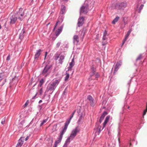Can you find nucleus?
Instances as JSON below:
<instances>
[{
	"label": "nucleus",
	"instance_id": "nucleus-58",
	"mask_svg": "<svg viewBox=\"0 0 147 147\" xmlns=\"http://www.w3.org/2000/svg\"><path fill=\"white\" fill-rule=\"evenodd\" d=\"M40 107V109H41L42 108V107L41 105H39Z\"/></svg>",
	"mask_w": 147,
	"mask_h": 147
},
{
	"label": "nucleus",
	"instance_id": "nucleus-9",
	"mask_svg": "<svg viewBox=\"0 0 147 147\" xmlns=\"http://www.w3.org/2000/svg\"><path fill=\"white\" fill-rule=\"evenodd\" d=\"M91 72H90V78H89V80L90 81L92 79V76H94L95 73L96 71V69L94 68L92 65L91 67Z\"/></svg>",
	"mask_w": 147,
	"mask_h": 147
},
{
	"label": "nucleus",
	"instance_id": "nucleus-18",
	"mask_svg": "<svg viewBox=\"0 0 147 147\" xmlns=\"http://www.w3.org/2000/svg\"><path fill=\"white\" fill-rule=\"evenodd\" d=\"M42 51L41 50L39 49L36 51L34 56L35 59H37L39 57L40 54V52Z\"/></svg>",
	"mask_w": 147,
	"mask_h": 147
},
{
	"label": "nucleus",
	"instance_id": "nucleus-29",
	"mask_svg": "<svg viewBox=\"0 0 147 147\" xmlns=\"http://www.w3.org/2000/svg\"><path fill=\"white\" fill-rule=\"evenodd\" d=\"M4 77V73H0V82L1 80H2Z\"/></svg>",
	"mask_w": 147,
	"mask_h": 147
},
{
	"label": "nucleus",
	"instance_id": "nucleus-63",
	"mask_svg": "<svg viewBox=\"0 0 147 147\" xmlns=\"http://www.w3.org/2000/svg\"><path fill=\"white\" fill-rule=\"evenodd\" d=\"M129 106H128V109H129Z\"/></svg>",
	"mask_w": 147,
	"mask_h": 147
},
{
	"label": "nucleus",
	"instance_id": "nucleus-51",
	"mask_svg": "<svg viewBox=\"0 0 147 147\" xmlns=\"http://www.w3.org/2000/svg\"><path fill=\"white\" fill-rule=\"evenodd\" d=\"M37 94V93H36V94L32 98V99H34V98H35V97H36Z\"/></svg>",
	"mask_w": 147,
	"mask_h": 147
},
{
	"label": "nucleus",
	"instance_id": "nucleus-50",
	"mask_svg": "<svg viewBox=\"0 0 147 147\" xmlns=\"http://www.w3.org/2000/svg\"><path fill=\"white\" fill-rule=\"evenodd\" d=\"M47 52H46L45 53V58L47 55Z\"/></svg>",
	"mask_w": 147,
	"mask_h": 147
},
{
	"label": "nucleus",
	"instance_id": "nucleus-60",
	"mask_svg": "<svg viewBox=\"0 0 147 147\" xmlns=\"http://www.w3.org/2000/svg\"><path fill=\"white\" fill-rule=\"evenodd\" d=\"M50 23H49L48 24H47V26H48V25H49V24Z\"/></svg>",
	"mask_w": 147,
	"mask_h": 147
},
{
	"label": "nucleus",
	"instance_id": "nucleus-55",
	"mask_svg": "<svg viewBox=\"0 0 147 147\" xmlns=\"http://www.w3.org/2000/svg\"><path fill=\"white\" fill-rule=\"evenodd\" d=\"M76 110H75L73 112V113H72V115H74V113H75V112H76Z\"/></svg>",
	"mask_w": 147,
	"mask_h": 147
},
{
	"label": "nucleus",
	"instance_id": "nucleus-45",
	"mask_svg": "<svg viewBox=\"0 0 147 147\" xmlns=\"http://www.w3.org/2000/svg\"><path fill=\"white\" fill-rule=\"evenodd\" d=\"M57 124H55V125L53 126V127H55V131H56V128H57Z\"/></svg>",
	"mask_w": 147,
	"mask_h": 147
},
{
	"label": "nucleus",
	"instance_id": "nucleus-33",
	"mask_svg": "<svg viewBox=\"0 0 147 147\" xmlns=\"http://www.w3.org/2000/svg\"><path fill=\"white\" fill-rule=\"evenodd\" d=\"M82 118H83V117L82 115H81V116H80V118L79 119L78 121V124H80V123L82 119Z\"/></svg>",
	"mask_w": 147,
	"mask_h": 147
},
{
	"label": "nucleus",
	"instance_id": "nucleus-39",
	"mask_svg": "<svg viewBox=\"0 0 147 147\" xmlns=\"http://www.w3.org/2000/svg\"><path fill=\"white\" fill-rule=\"evenodd\" d=\"M147 112V109H145L143 112V117H144V116L145 115L146 112Z\"/></svg>",
	"mask_w": 147,
	"mask_h": 147
},
{
	"label": "nucleus",
	"instance_id": "nucleus-52",
	"mask_svg": "<svg viewBox=\"0 0 147 147\" xmlns=\"http://www.w3.org/2000/svg\"><path fill=\"white\" fill-rule=\"evenodd\" d=\"M106 39V37L105 35L104 34L103 37V39L104 40H105Z\"/></svg>",
	"mask_w": 147,
	"mask_h": 147
},
{
	"label": "nucleus",
	"instance_id": "nucleus-3",
	"mask_svg": "<svg viewBox=\"0 0 147 147\" xmlns=\"http://www.w3.org/2000/svg\"><path fill=\"white\" fill-rule=\"evenodd\" d=\"M66 130L67 129L64 127L62 128V130L60 132L59 137L57 138V140L55 142L53 147H57L58 144L61 142L63 137V135L66 132Z\"/></svg>",
	"mask_w": 147,
	"mask_h": 147
},
{
	"label": "nucleus",
	"instance_id": "nucleus-14",
	"mask_svg": "<svg viewBox=\"0 0 147 147\" xmlns=\"http://www.w3.org/2000/svg\"><path fill=\"white\" fill-rule=\"evenodd\" d=\"M64 17L63 16H60L58 19V21L56 23V24L55 26V27L53 29V30H54L55 29V28L57 26L58 24L59 23H61L63 21L64 19Z\"/></svg>",
	"mask_w": 147,
	"mask_h": 147
},
{
	"label": "nucleus",
	"instance_id": "nucleus-27",
	"mask_svg": "<svg viewBox=\"0 0 147 147\" xmlns=\"http://www.w3.org/2000/svg\"><path fill=\"white\" fill-rule=\"evenodd\" d=\"M45 81L42 78L39 81L38 86L40 87H41L42 85L43 84Z\"/></svg>",
	"mask_w": 147,
	"mask_h": 147
},
{
	"label": "nucleus",
	"instance_id": "nucleus-30",
	"mask_svg": "<svg viewBox=\"0 0 147 147\" xmlns=\"http://www.w3.org/2000/svg\"><path fill=\"white\" fill-rule=\"evenodd\" d=\"M48 118H47V119H44L42 120V122L40 123V126H42L48 120Z\"/></svg>",
	"mask_w": 147,
	"mask_h": 147
},
{
	"label": "nucleus",
	"instance_id": "nucleus-49",
	"mask_svg": "<svg viewBox=\"0 0 147 147\" xmlns=\"http://www.w3.org/2000/svg\"><path fill=\"white\" fill-rule=\"evenodd\" d=\"M59 56H55V59L56 60H57L59 58Z\"/></svg>",
	"mask_w": 147,
	"mask_h": 147
},
{
	"label": "nucleus",
	"instance_id": "nucleus-40",
	"mask_svg": "<svg viewBox=\"0 0 147 147\" xmlns=\"http://www.w3.org/2000/svg\"><path fill=\"white\" fill-rule=\"evenodd\" d=\"M39 92L40 94V95L42 94V88H41V89H40V90H39Z\"/></svg>",
	"mask_w": 147,
	"mask_h": 147
},
{
	"label": "nucleus",
	"instance_id": "nucleus-35",
	"mask_svg": "<svg viewBox=\"0 0 147 147\" xmlns=\"http://www.w3.org/2000/svg\"><path fill=\"white\" fill-rule=\"evenodd\" d=\"M67 88H66L63 92V94L64 95H66L67 94Z\"/></svg>",
	"mask_w": 147,
	"mask_h": 147
},
{
	"label": "nucleus",
	"instance_id": "nucleus-53",
	"mask_svg": "<svg viewBox=\"0 0 147 147\" xmlns=\"http://www.w3.org/2000/svg\"><path fill=\"white\" fill-rule=\"evenodd\" d=\"M29 138V137L28 136H27L25 139V140L27 141Z\"/></svg>",
	"mask_w": 147,
	"mask_h": 147
},
{
	"label": "nucleus",
	"instance_id": "nucleus-38",
	"mask_svg": "<svg viewBox=\"0 0 147 147\" xmlns=\"http://www.w3.org/2000/svg\"><path fill=\"white\" fill-rule=\"evenodd\" d=\"M130 33L128 32H127V34L125 36V38L126 39H127L128 38V36L130 35Z\"/></svg>",
	"mask_w": 147,
	"mask_h": 147
},
{
	"label": "nucleus",
	"instance_id": "nucleus-56",
	"mask_svg": "<svg viewBox=\"0 0 147 147\" xmlns=\"http://www.w3.org/2000/svg\"><path fill=\"white\" fill-rule=\"evenodd\" d=\"M42 102V100H40L39 101V102H38V103H39V104H40V103H41Z\"/></svg>",
	"mask_w": 147,
	"mask_h": 147
},
{
	"label": "nucleus",
	"instance_id": "nucleus-13",
	"mask_svg": "<svg viewBox=\"0 0 147 147\" xmlns=\"http://www.w3.org/2000/svg\"><path fill=\"white\" fill-rule=\"evenodd\" d=\"M10 23L12 24H14L17 20V17L14 15H13L10 18Z\"/></svg>",
	"mask_w": 147,
	"mask_h": 147
},
{
	"label": "nucleus",
	"instance_id": "nucleus-47",
	"mask_svg": "<svg viewBox=\"0 0 147 147\" xmlns=\"http://www.w3.org/2000/svg\"><path fill=\"white\" fill-rule=\"evenodd\" d=\"M10 56L9 55H8L7 57V59H6L7 60H8V61H9L10 60Z\"/></svg>",
	"mask_w": 147,
	"mask_h": 147
},
{
	"label": "nucleus",
	"instance_id": "nucleus-19",
	"mask_svg": "<svg viewBox=\"0 0 147 147\" xmlns=\"http://www.w3.org/2000/svg\"><path fill=\"white\" fill-rule=\"evenodd\" d=\"M110 117V116H107L106 117L105 119V120L103 123V126L102 129H103L105 127V125L108 122V120H109Z\"/></svg>",
	"mask_w": 147,
	"mask_h": 147
},
{
	"label": "nucleus",
	"instance_id": "nucleus-17",
	"mask_svg": "<svg viewBox=\"0 0 147 147\" xmlns=\"http://www.w3.org/2000/svg\"><path fill=\"white\" fill-rule=\"evenodd\" d=\"M26 31V29L25 28H23L22 29L21 32L20 34L19 38L22 40L23 39L24 36V33H25Z\"/></svg>",
	"mask_w": 147,
	"mask_h": 147
},
{
	"label": "nucleus",
	"instance_id": "nucleus-7",
	"mask_svg": "<svg viewBox=\"0 0 147 147\" xmlns=\"http://www.w3.org/2000/svg\"><path fill=\"white\" fill-rule=\"evenodd\" d=\"M18 19L20 21L22 20L24 17V13L22 11V9H20L19 11L17 13Z\"/></svg>",
	"mask_w": 147,
	"mask_h": 147
},
{
	"label": "nucleus",
	"instance_id": "nucleus-34",
	"mask_svg": "<svg viewBox=\"0 0 147 147\" xmlns=\"http://www.w3.org/2000/svg\"><path fill=\"white\" fill-rule=\"evenodd\" d=\"M94 76L96 78H98L99 77L100 75L98 73L96 72L94 75Z\"/></svg>",
	"mask_w": 147,
	"mask_h": 147
},
{
	"label": "nucleus",
	"instance_id": "nucleus-16",
	"mask_svg": "<svg viewBox=\"0 0 147 147\" xmlns=\"http://www.w3.org/2000/svg\"><path fill=\"white\" fill-rule=\"evenodd\" d=\"M73 42L77 45L79 42V37L78 35H74L73 38Z\"/></svg>",
	"mask_w": 147,
	"mask_h": 147
},
{
	"label": "nucleus",
	"instance_id": "nucleus-43",
	"mask_svg": "<svg viewBox=\"0 0 147 147\" xmlns=\"http://www.w3.org/2000/svg\"><path fill=\"white\" fill-rule=\"evenodd\" d=\"M127 39H126L125 38L124 40H123V42L122 43V45L121 46H122L123 44H124V43L125 41L126 40H127Z\"/></svg>",
	"mask_w": 147,
	"mask_h": 147
},
{
	"label": "nucleus",
	"instance_id": "nucleus-57",
	"mask_svg": "<svg viewBox=\"0 0 147 147\" xmlns=\"http://www.w3.org/2000/svg\"><path fill=\"white\" fill-rule=\"evenodd\" d=\"M106 43H104L103 42H102V45H103V46H104V45H106Z\"/></svg>",
	"mask_w": 147,
	"mask_h": 147
},
{
	"label": "nucleus",
	"instance_id": "nucleus-8",
	"mask_svg": "<svg viewBox=\"0 0 147 147\" xmlns=\"http://www.w3.org/2000/svg\"><path fill=\"white\" fill-rule=\"evenodd\" d=\"M122 64V62L121 61H119L116 63L114 69V71L113 72V74L115 75L116 73L118 71L119 67L121 66Z\"/></svg>",
	"mask_w": 147,
	"mask_h": 147
},
{
	"label": "nucleus",
	"instance_id": "nucleus-10",
	"mask_svg": "<svg viewBox=\"0 0 147 147\" xmlns=\"http://www.w3.org/2000/svg\"><path fill=\"white\" fill-rule=\"evenodd\" d=\"M24 137H21L18 140V143L16 147H21L24 143Z\"/></svg>",
	"mask_w": 147,
	"mask_h": 147
},
{
	"label": "nucleus",
	"instance_id": "nucleus-11",
	"mask_svg": "<svg viewBox=\"0 0 147 147\" xmlns=\"http://www.w3.org/2000/svg\"><path fill=\"white\" fill-rule=\"evenodd\" d=\"M87 99L89 101L91 106H94V100L92 97L90 95H88L87 96Z\"/></svg>",
	"mask_w": 147,
	"mask_h": 147
},
{
	"label": "nucleus",
	"instance_id": "nucleus-20",
	"mask_svg": "<svg viewBox=\"0 0 147 147\" xmlns=\"http://www.w3.org/2000/svg\"><path fill=\"white\" fill-rule=\"evenodd\" d=\"M107 113L106 111H104L102 113V115H101V116L100 117V119H99V122L100 123L103 120V119L104 117L105 116L107 115Z\"/></svg>",
	"mask_w": 147,
	"mask_h": 147
},
{
	"label": "nucleus",
	"instance_id": "nucleus-24",
	"mask_svg": "<svg viewBox=\"0 0 147 147\" xmlns=\"http://www.w3.org/2000/svg\"><path fill=\"white\" fill-rule=\"evenodd\" d=\"M65 56L63 55H61L60 57V59L59 60V63L61 64H62L63 62V60L64 59Z\"/></svg>",
	"mask_w": 147,
	"mask_h": 147
},
{
	"label": "nucleus",
	"instance_id": "nucleus-59",
	"mask_svg": "<svg viewBox=\"0 0 147 147\" xmlns=\"http://www.w3.org/2000/svg\"><path fill=\"white\" fill-rule=\"evenodd\" d=\"M6 82L5 80V82L2 84V86H3L4 84V83Z\"/></svg>",
	"mask_w": 147,
	"mask_h": 147
},
{
	"label": "nucleus",
	"instance_id": "nucleus-26",
	"mask_svg": "<svg viewBox=\"0 0 147 147\" xmlns=\"http://www.w3.org/2000/svg\"><path fill=\"white\" fill-rule=\"evenodd\" d=\"M119 18V16H117L113 20L112 23L113 24H115L116 22H117Z\"/></svg>",
	"mask_w": 147,
	"mask_h": 147
},
{
	"label": "nucleus",
	"instance_id": "nucleus-21",
	"mask_svg": "<svg viewBox=\"0 0 147 147\" xmlns=\"http://www.w3.org/2000/svg\"><path fill=\"white\" fill-rule=\"evenodd\" d=\"M86 29L85 28H83L82 30H81L79 32L80 34L81 33L80 36L82 37V40L83 38V37L86 32Z\"/></svg>",
	"mask_w": 147,
	"mask_h": 147
},
{
	"label": "nucleus",
	"instance_id": "nucleus-23",
	"mask_svg": "<svg viewBox=\"0 0 147 147\" xmlns=\"http://www.w3.org/2000/svg\"><path fill=\"white\" fill-rule=\"evenodd\" d=\"M65 7L64 5H62L61 6L60 13L61 14H63L65 13Z\"/></svg>",
	"mask_w": 147,
	"mask_h": 147
},
{
	"label": "nucleus",
	"instance_id": "nucleus-1",
	"mask_svg": "<svg viewBox=\"0 0 147 147\" xmlns=\"http://www.w3.org/2000/svg\"><path fill=\"white\" fill-rule=\"evenodd\" d=\"M61 79H54L50 82L48 85L46 90V92H49V93L51 94L55 90L60 81Z\"/></svg>",
	"mask_w": 147,
	"mask_h": 147
},
{
	"label": "nucleus",
	"instance_id": "nucleus-31",
	"mask_svg": "<svg viewBox=\"0 0 147 147\" xmlns=\"http://www.w3.org/2000/svg\"><path fill=\"white\" fill-rule=\"evenodd\" d=\"M66 75L65 78V81L67 80L69 76V74L67 73H66Z\"/></svg>",
	"mask_w": 147,
	"mask_h": 147
},
{
	"label": "nucleus",
	"instance_id": "nucleus-42",
	"mask_svg": "<svg viewBox=\"0 0 147 147\" xmlns=\"http://www.w3.org/2000/svg\"><path fill=\"white\" fill-rule=\"evenodd\" d=\"M127 39H126L125 38L124 40H123V42L122 43V45L121 46H122L123 44H124V43L125 41L126 40H127Z\"/></svg>",
	"mask_w": 147,
	"mask_h": 147
},
{
	"label": "nucleus",
	"instance_id": "nucleus-46",
	"mask_svg": "<svg viewBox=\"0 0 147 147\" xmlns=\"http://www.w3.org/2000/svg\"><path fill=\"white\" fill-rule=\"evenodd\" d=\"M68 144L65 143L63 147H67Z\"/></svg>",
	"mask_w": 147,
	"mask_h": 147
},
{
	"label": "nucleus",
	"instance_id": "nucleus-5",
	"mask_svg": "<svg viewBox=\"0 0 147 147\" xmlns=\"http://www.w3.org/2000/svg\"><path fill=\"white\" fill-rule=\"evenodd\" d=\"M127 4L126 2H122L117 3L115 7L116 8L121 10H124L127 6Z\"/></svg>",
	"mask_w": 147,
	"mask_h": 147
},
{
	"label": "nucleus",
	"instance_id": "nucleus-62",
	"mask_svg": "<svg viewBox=\"0 0 147 147\" xmlns=\"http://www.w3.org/2000/svg\"><path fill=\"white\" fill-rule=\"evenodd\" d=\"M1 25H0V29H1Z\"/></svg>",
	"mask_w": 147,
	"mask_h": 147
},
{
	"label": "nucleus",
	"instance_id": "nucleus-2",
	"mask_svg": "<svg viewBox=\"0 0 147 147\" xmlns=\"http://www.w3.org/2000/svg\"><path fill=\"white\" fill-rule=\"evenodd\" d=\"M79 131V130L77 127L73 129L70 136L66 140L65 143L68 144H69L71 141L72 140L76 137L77 135V133Z\"/></svg>",
	"mask_w": 147,
	"mask_h": 147
},
{
	"label": "nucleus",
	"instance_id": "nucleus-54",
	"mask_svg": "<svg viewBox=\"0 0 147 147\" xmlns=\"http://www.w3.org/2000/svg\"><path fill=\"white\" fill-rule=\"evenodd\" d=\"M132 31V29H130L128 32H129L130 33H131V32Z\"/></svg>",
	"mask_w": 147,
	"mask_h": 147
},
{
	"label": "nucleus",
	"instance_id": "nucleus-44",
	"mask_svg": "<svg viewBox=\"0 0 147 147\" xmlns=\"http://www.w3.org/2000/svg\"><path fill=\"white\" fill-rule=\"evenodd\" d=\"M63 24L61 26H60L59 28V30H62V29L63 28Z\"/></svg>",
	"mask_w": 147,
	"mask_h": 147
},
{
	"label": "nucleus",
	"instance_id": "nucleus-28",
	"mask_svg": "<svg viewBox=\"0 0 147 147\" xmlns=\"http://www.w3.org/2000/svg\"><path fill=\"white\" fill-rule=\"evenodd\" d=\"M61 30L59 29H58L57 30H56L55 32V34L56 36H58L61 33Z\"/></svg>",
	"mask_w": 147,
	"mask_h": 147
},
{
	"label": "nucleus",
	"instance_id": "nucleus-4",
	"mask_svg": "<svg viewBox=\"0 0 147 147\" xmlns=\"http://www.w3.org/2000/svg\"><path fill=\"white\" fill-rule=\"evenodd\" d=\"M51 66L50 65H46L44 68L42 72V75L45 77H46L49 74V70Z\"/></svg>",
	"mask_w": 147,
	"mask_h": 147
},
{
	"label": "nucleus",
	"instance_id": "nucleus-32",
	"mask_svg": "<svg viewBox=\"0 0 147 147\" xmlns=\"http://www.w3.org/2000/svg\"><path fill=\"white\" fill-rule=\"evenodd\" d=\"M144 6V5L143 4H142L140 5V7H139V8L138 10V12L139 13H140L141 12V10L143 9Z\"/></svg>",
	"mask_w": 147,
	"mask_h": 147
},
{
	"label": "nucleus",
	"instance_id": "nucleus-64",
	"mask_svg": "<svg viewBox=\"0 0 147 147\" xmlns=\"http://www.w3.org/2000/svg\"><path fill=\"white\" fill-rule=\"evenodd\" d=\"M64 0V1H67V0Z\"/></svg>",
	"mask_w": 147,
	"mask_h": 147
},
{
	"label": "nucleus",
	"instance_id": "nucleus-6",
	"mask_svg": "<svg viewBox=\"0 0 147 147\" xmlns=\"http://www.w3.org/2000/svg\"><path fill=\"white\" fill-rule=\"evenodd\" d=\"M88 5L86 4L82 5L80 8V14L82 13H86L88 11Z\"/></svg>",
	"mask_w": 147,
	"mask_h": 147
},
{
	"label": "nucleus",
	"instance_id": "nucleus-15",
	"mask_svg": "<svg viewBox=\"0 0 147 147\" xmlns=\"http://www.w3.org/2000/svg\"><path fill=\"white\" fill-rule=\"evenodd\" d=\"M84 18L83 17H80L79 18L78 23V26L80 27L84 23Z\"/></svg>",
	"mask_w": 147,
	"mask_h": 147
},
{
	"label": "nucleus",
	"instance_id": "nucleus-12",
	"mask_svg": "<svg viewBox=\"0 0 147 147\" xmlns=\"http://www.w3.org/2000/svg\"><path fill=\"white\" fill-rule=\"evenodd\" d=\"M73 116L74 115H72L71 114V115L70 117L68 119H67L65 123L64 126L63 127L67 129L68 126L69 124L71 119L73 118Z\"/></svg>",
	"mask_w": 147,
	"mask_h": 147
},
{
	"label": "nucleus",
	"instance_id": "nucleus-37",
	"mask_svg": "<svg viewBox=\"0 0 147 147\" xmlns=\"http://www.w3.org/2000/svg\"><path fill=\"white\" fill-rule=\"evenodd\" d=\"M61 44V42H58L56 45V48H58L60 46V45Z\"/></svg>",
	"mask_w": 147,
	"mask_h": 147
},
{
	"label": "nucleus",
	"instance_id": "nucleus-36",
	"mask_svg": "<svg viewBox=\"0 0 147 147\" xmlns=\"http://www.w3.org/2000/svg\"><path fill=\"white\" fill-rule=\"evenodd\" d=\"M142 58V55H140L136 59V61H137L140 60Z\"/></svg>",
	"mask_w": 147,
	"mask_h": 147
},
{
	"label": "nucleus",
	"instance_id": "nucleus-41",
	"mask_svg": "<svg viewBox=\"0 0 147 147\" xmlns=\"http://www.w3.org/2000/svg\"><path fill=\"white\" fill-rule=\"evenodd\" d=\"M5 123V119H3L1 122V123L3 125Z\"/></svg>",
	"mask_w": 147,
	"mask_h": 147
},
{
	"label": "nucleus",
	"instance_id": "nucleus-61",
	"mask_svg": "<svg viewBox=\"0 0 147 147\" xmlns=\"http://www.w3.org/2000/svg\"><path fill=\"white\" fill-rule=\"evenodd\" d=\"M50 23H49L48 24H47V26H48V25H49V24Z\"/></svg>",
	"mask_w": 147,
	"mask_h": 147
},
{
	"label": "nucleus",
	"instance_id": "nucleus-48",
	"mask_svg": "<svg viewBox=\"0 0 147 147\" xmlns=\"http://www.w3.org/2000/svg\"><path fill=\"white\" fill-rule=\"evenodd\" d=\"M28 105V103L27 102H26L24 105V107H26L27 105Z\"/></svg>",
	"mask_w": 147,
	"mask_h": 147
},
{
	"label": "nucleus",
	"instance_id": "nucleus-22",
	"mask_svg": "<svg viewBox=\"0 0 147 147\" xmlns=\"http://www.w3.org/2000/svg\"><path fill=\"white\" fill-rule=\"evenodd\" d=\"M75 64V62L74 59H73L71 60V62L69 63V67L68 70L71 69L72 67L74 66Z\"/></svg>",
	"mask_w": 147,
	"mask_h": 147
},
{
	"label": "nucleus",
	"instance_id": "nucleus-25",
	"mask_svg": "<svg viewBox=\"0 0 147 147\" xmlns=\"http://www.w3.org/2000/svg\"><path fill=\"white\" fill-rule=\"evenodd\" d=\"M18 82V78L17 77H15L13 78L12 81L10 83L11 84H13V82L15 84L16 83Z\"/></svg>",
	"mask_w": 147,
	"mask_h": 147
}]
</instances>
